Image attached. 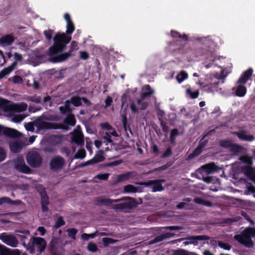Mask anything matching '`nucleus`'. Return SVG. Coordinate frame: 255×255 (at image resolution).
<instances>
[{
  "label": "nucleus",
  "mask_w": 255,
  "mask_h": 255,
  "mask_svg": "<svg viewBox=\"0 0 255 255\" xmlns=\"http://www.w3.org/2000/svg\"><path fill=\"white\" fill-rule=\"evenodd\" d=\"M64 17L67 22L66 33L58 32L54 36L53 45L49 49V54L51 55L62 52L66 48L67 45L72 39L71 36L69 35L71 34L75 30V26L71 20L70 15L66 13Z\"/></svg>",
  "instance_id": "nucleus-1"
},
{
  "label": "nucleus",
  "mask_w": 255,
  "mask_h": 255,
  "mask_svg": "<svg viewBox=\"0 0 255 255\" xmlns=\"http://www.w3.org/2000/svg\"><path fill=\"white\" fill-rule=\"evenodd\" d=\"M255 237V228L248 227L243 230L240 234L235 235L234 239L247 248H252L254 242L252 238Z\"/></svg>",
  "instance_id": "nucleus-2"
},
{
  "label": "nucleus",
  "mask_w": 255,
  "mask_h": 255,
  "mask_svg": "<svg viewBox=\"0 0 255 255\" xmlns=\"http://www.w3.org/2000/svg\"><path fill=\"white\" fill-rule=\"evenodd\" d=\"M11 163L14 169L19 172L25 174L32 173V170L25 164L23 157L21 155L12 159Z\"/></svg>",
  "instance_id": "nucleus-3"
},
{
  "label": "nucleus",
  "mask_w": 255,
  "mask_h": 255,
  "mask_svg": "<svg viewBox=\"0 0 255 255\" xmlns=\"http://www.w3.org/2000/svg\"><path fill=\"white\" fill-rule=\"evenodd\" d=\"M35 126L39 130L43 129H63L67 130V128L62 124L57 123H50L45 121H41L40 119L35 121Z\"/></svg>",
  "instance_id": "nucleus-4"
},
{
  "label": "nucleus",
  "mask_w": 255,
  "mask_h": 255,
  "mask_svg": "<svg viewBox=\"0 0 255 255\" xmlns=\"http://www.w3.org/2000/svg\"><path fill=\"white\" fill-rule=\"evenodd\" d=\"M27 163L32 168L39 167L42 163V158L40 154L34 151L29 152L26 156Z\"/></svg>",
  "instance_id": "nucleus-5"
},
{
  "label": "nucleus",
  "mask_w": 255,
  "mask_h": 255,
  "mask_svg": "<svg viewBox=\"0 0 255 255\" xmlns=\"http://www.w3.org/2000/svg\"><path fill=\"white\" fill-rule=\"evenodd\" d=\"M31 240V244L29 245V248H27V250L29 251L30 254H33L34 252V247L40 253L44 251L46 247V242L43 238L32 237Z\"/></svg>",
  "instance_id": "nucleus-6"
},
{
  "label": "nucleus",
  "mask_w": 255,
  "mask_h": 255,
  "mask_svg": "<svg viewBox=\"0 0 255 255\" xmlns=\"http://www.w3.org/2000/svg\"><path fill=\"white\" fill-rule=\"evenodd\" d=\"M118 200H120V201L127 200L128 201L123 203L113 205L112 209L115 210H123L125 209H131L136 206V202L135 199L131 197H123Z\"/></svg>",
  "instance_id": "nucleus-7"
},
{
  "label": "nucleus",
  "mask_w": 255,
  "mask_h": 255,
  "mask_svg": "<svg viewBox=\"0 0 255 255\" xmlns=\"http://www.w3.org/2000/svg\"><path fill=\"white\" fill-rule=\"evenodd\" d=\"M65 164V160L61 156H56L50 161V167L51 170L57 171L61 169Z\"/></svg>",
  "instance_id": "nucleus-8"
},
{
  "label": "nucleus",
  "mask_w": 255,
  "mask_h": 255,
  "mask_svg": "<svg viewBox=\"0 0 255 255\" xmlns=\"http://www.w3.org/2000/svg\"><path fill=\"white\" fill-rule=\"evenodd\" d=\"M0 240L7 246L15 248L17 246L18 241L17 238L11 235H8L6 233H3L0 234Z\"/></svg>",
  "instance_id": "nucleus-9"
},
{
  "label": "nucleus",
  "mask_w": 255,
  "mask_h": 255,
  "mask_svg": "<svg viewBox=\"0 0 255 255\" xmlns=\"http://www.w3.org/2000/svg\"><path fill=\"white\" fill-rule=\"evenodd\" d=\"M41 197V209L43 212H46L48 210L47 206L49 204V197L45 189L39 192Z\"/></svg>",
  "instance_id": "nucleus-10"
},
{
  "label": "nucleus",
  "mask_w": 255,
  "mask_h": 255,
  "mask_svg": "<svg viewBox=\"0 0 255 255\" xmlns=\"http://www.w3.org/2000/svg\"><path fill=\"white\" fill-rule=\"evenodd\" d=\"M120 201V200L115 199L112 200L110 198H105L104 197H99L96 198L95 202L96 205L99 206H112V207L113 205H112V203L113 202L117 203Z\"/></svg>",
  "instance_id": "nucleus-11"
},
{
  "label": "nucleus",
  "mask_w": 255,
  "mask_h": 255,
  "mask_svg": "<svg viewBox=\"0 0 255 255\" xmlns=\"http://www.w3.org/2000/svg\"><path fill=\"white\" fill-rule=\"evenodd\" d=\"M10 151L15 153H19L25 146V143L21 140H17L9 143Z\"/></svg>",
  "instance_id": "nucleus-12"
},
{
  "label": "nucleus",
  "mask_w": 255,
  "mask_h": 255,
  "mask_svg": "<svg viewBox=\"0 0 255 255\" xmlns=\"http://www.w3.org/2000/svg\"><path fill=\"white\" fill-rule=\"evenodd\" d=\"M209 46H204L202 45L196 47L193 57H198L204 56L207 58L209 54Z\"/></svg>",
  "instance_id": "nucleus-13"
},
{
  "label": "nucleus",
  "mask_w": 255,
  "mask_h": 255,
  "mask_svg": "<svg viewBox=\"0 0 255 255\" xmlns=\"http://www.w3.org/2000/svg\"><path fill=\"white\" fill-rule=\"evenodd\" d=\"M247 131L245 130H240L239 131L234 132V134L237 135L241 140L248 141H252L254 140L255 137L253 135L247 134Z\"/></svg>",
  "instance_id": "nucleus-14"
},
{
  "label": "nucleus",
  "mask_w": 255,
  "mask_h": 255,
  "mask_svg": "<svg viewBox=\"0 0 255 255\" xmlns=\"http://www.w3.org/2000/svg\"><path fill=\"white\" fill-rule=\"evenodd\" d=\"M76 123L75 116L73 114H69L63 120V125L65 126L67 130L69 129V126L74 127Z\"/></svg>",
  "instance_id": "nucleus-15"
},
{
  "label": "nucleus",
  "mask_w": 255,
  "mask_h": 255,
  "mask_svg": "<svg viewBox=\"0 0 255 255\" xmlns=\"http://www.w3.org/2000/svg\"><path fill=\"white\" fill-rule=\"evenodd\" d=\"M4 135L10 138H16L21 136V133L17 130L9 128H5L4 129Z\"/></svg>",
  "instance_id": "nucleus-16"
},
{
  "label": "nucleus",
  "mask_w": 255,
  "mask_h": 255,
  "mask_svg": "<svg viewBox=\"0 0 255 255\" xmlns=\"http://www.w3.org/2000/svg\"><path fill=\"white\" fill-rule=\"evenodd\" d=\"M175 235L173 233H166L163 234L156 236L153 239L151 240L149 243V244H154L156 243L161 242L164 239H168L173 237Z\"/></svg>",
  "instance_id": "nucleus-17"
},
{
  "label": "nucleus",
  "mask_w": 255,
  "mask_h": 255,
  "mask_svg": "<svg viewBox=\"0 0 255 255\" xmlns=\"http://www.w3.org/2000/svg\"><path fill=\"white\" fill-rule=\"evenodd\" d=\"M135 175V172L134 171H128L125 173H122L118 175L117 179L115 182L116 183H121L130 179L131 177Z\"/></svg>",
  "instance_id": "nucleus-18"
},
{
  "label": "nucleus",
  "mask_w": 255,
  "mask_h": 255,
  "mask_svg": "<svg viewBox=\"0 0 255 255\" xmlns=\"http://www.w3.org/2000/svg\"><path fill=\"white\" fill-rule=\"evenodd\" d=\"M210 239L209 236L206 235H199L195 236H189L187 238V240L190 241V242H184L185 245L189 244H193L194 245L197 244L196 241H202V240H208Z\"/></svg>",
  "instance_id": "nucleus-19"
},
{
  "label": "nucleus",
  "mask_w": 255,
  "mask_h": 255,
  "mask_svg": "<svg viewBox=\"0 0 255 255\" xmlns=\"http://www.w3.org/2000/svg\"><path fill=\"white\" fill-rule=\"evenodd\" d=\"M14 41V37L11 34H7L2 36L0 38V45L2 46H6L11 45Z\"/></svg>",
  "instance_id": "nucleus-20"
},
{
  "label": "nucleus",
  "mask_w": 255,
  "mask_h": 255,
  "mask_svg": "<svg viewBox=\"0 0 255 255\" xmlns=\"http://www.w3.org/2000/svg\"><path fill=\"white\" fill-rule=\"evenodd\" d=\"M219 84V81H217V82H213V83H210L209 84H204V83H201L200 85L204 88H205V90L208 92L213 93L215 91H217L218 89Z\"/></svg>",
  "instance_id": "nucleus-21"
},
{
  "label": "nucleus",
  "mask_w": 255,
  "mask_h": 255,
  "mask_svg": "<svg viewBox=\"0 0 255 255\" xmlns=\"http://www.w3.org/2000/svg\"><path fill=\"white\" fill-rule=\"evenodd\" d=\"M71 52L60 54L55 57L51 58V61L54 63L60 62L66 60L72 55Z\"/></svg>",
  "instance_id": "nucleus-22"
},
{
  "label": "nucleus",
  "mask_w": 255,
  "mask_h": 255,
  "mask_svg": "<svg viewBox=\"0 0 255 255\" xmlns=\"http://www.w3.org/2000/svg\"><path fill=\"white\" fill-rule=\"evenodd\" d=\"M4 203H7L12 205H20L22 203V202L20 200H12L7 197H2L0 198V205H1Z\"/></svg>",
  "instance_id": "nucleus-23"
},
{
  "label": "nucleus",
  "mask_w": 255,
  "mask_h": 255,
  "mask_svg": "<svg viewBox=\"0 0 255 255\" xmlns=\"http://www.w3.org/2000/svg\"><path fill=\"white\" fill-rule=\"evenodd\" d=\"M164 181L162 179L152 180V191L156 192L157 191H161L164 190V188L162 185V182Z\"/></svg>",
  "instance_id": "nucleus-24"
},
{
  "label": "nucleus",
  "mask_w": 255,
  "mask_h": 255,
  "mask_svg": "<svg viewBox=\"0 0 255 255\" xmlns=\"http://www.w3.org/2000/svg\"><path fill=\"white\" fill-rule=\"evenodd\" d=\"M0 108L6 112L13 111L14 104H11L9 101L3 99L0 101Z\"/></svg>",
  "instance_id": "nucleus-25"
},
{
  "label": "nucleus",
  "mask_w": 255,
  "mask_h": 255,
  "mask_svg": "<svg viewBox=\"0 0 255 255\" xmlns=\"http://www.w3.org/2000/svg\"><path fill=\"white\" fill-rule=\"evenodd\" d=\"M104 152L103 150H99L95 155L94 157L91 159L93 164L98 163L104 161L105 157L103 155Z\"/></svg>",
  "instance_id": "nucleus-26"
},
{
  "label": "nucleus",
  "mask_w": 255,
  "mask_h": 255,
  "mask_svg": "<svg viewBox=\"0 0 255 255\" xmlns=\"http://www.w3.org/2000/svg\"><path fill=\"white\" fill-rule=\"evenodd\" d=\"M171 35L174 38L178 39L179 41L182 40L183 42H186L188 39V36L186 34H181L178 31L173 30L171 31Z\"/></svg>",
  "instance_id": "nucleus-27"
},
{
  "label": "nucleus",
  "mask_w": 255,
  "mask_h": 255,
  "mask_svg": "<svg viewBox=\"0 0 255 255\" xmlns=\"http://www.w3.org/2000/svg\"><path fill=\"white\" fill-rule=\"evenodd\" d=\"M49 140L51 144L56 145L62 143L63 136L61 135L52 134L49 136Z\"/></svg>",
  "instance_id": "nucleus-28"
},
{
  "label": "nucleus",
  "mask_w": 255,
  "mask_h": 255,
  "mask_svg": "<svg viewBox=\"0 0 255 255\" xmlns=\"http://www.w3.org/2000/svg\"><path fill=\"white\" fill-rule=\"evenodd\" d=\"M247 93V88L243 85H239L236 88V95L239 97H244Z\"/></svg>",
  "instance_id": "nucleus-29"
},
{
  "label": "nucleus",
  "mask_w": 255,
  "mask_h": 255,
  "mask_svg": "<svg viewBox=\"0 0 255 255\" xmlns=\"http://www.w3.org/2000/svg\"><path fill=\"white\" fill-rule=\"evenodd\" d=\"M27 108V105L25 103L14 104L13 111L21 112L25 111Z\"/></svg>",
  "instance_id": "nucleus-30"
},
{
  "label": "nucleus",
  "mask_w": 255,
  "mask_h": 255,
  "mask_svg": "<svg viewBox=\"0 0 255 255\" xmlns=\"http://www.w3.org/2000/svg\"><path fill=\"white\" fill-rule=\"evenodd\" d=\"M145 89L147 90V91L141 94V99L142 100H144L147 97H150L154 93V91L151 89L149 85L145 86Z\"/></svg>",
  "instance_id": "nucleus-31"
},
{
  "label": "nucleus",
  "mask_w": 255,
  "mask_h": 255,
  "mask_svg": "<svg viewBox=\"0 0 255 255\" xmlns=\"http://www.w3.org/2000/svg\"><path fill=\"white\" fill-rule=\"evenodd\" d=\"M202 167L208 173H211L217 170V166L214 163L206 164L203 166Z\"/></svg>",
  "instance_id": "nucleus-32"
},
{
  "label": "nucleus",
  "mask_w": 255,
  "mask_h": 255,
  "mask_svg": "<svg viewBox=\"0 0 255 255\" xmlns=\"http://www.w3.org/2000/svg\"><path fill=\"white\" fill-rule=\"evenodd\" d=\"M203 149L201 148L200 146H197L193 150V151L188 156L187 159L190 160L194 157L197 156L199 155L202 152Z\"/></svg>",
  "instance_id": "nucleus-33"
},
{
  "label": "nucleus",
  "mask_w": 255,
  "mask_h": 255,
  "mask_svg": "<svg viewBox=\"0 0 255 255\" xmlns=\"http://www.w3.org/2000/svg\"><path fill=\"white\" fill-rule=\"evenodd\" d=\"M188 78V74L184 71H182L176 76V80L179 83H182Z\"/></svg>",
  "instance_id": "nucleus-34"
},
{
  "label": "nucleus",
  "mask_w": 255,
  "mask_h": 255,
  "mask_svg": "<svg viewBox=\"0 0 255 255\" xmlns=\"http://www.w3.org/2000/svg\"><path fill=\"white\" fill-rule=\"evenodd\" d=\"M139 187H136L132 185L128 184L127 185H126L124 188V190L125 192L127 193H136L138 192V188Z\"/></svg>",
  "instance_id": "nucleus-35"
},
{
  "label": "nucleus",
  "mask_w": 255,
  "mask_h": 255,
  "mask_svg": "<svg viewBox=\"0 0 255 255\" xmlns=\"http://www.w3.org/2000/svg\"><path fill=\"white\" fill-rule=\"evenodd\" d=\"M242 172L245 173L248 177H251L253 174V171L251 165L243 166L241 168Z\"/></svg>",
  "instance_id": "nucleus-36"
},
{
  "label": "nucleus",
  "mask_w": 255,
  "mask_h": 255,
  "mask_svg": "<svg viewBox=\"0 0 255 255\" xmlns=\"http://www.w3.org/2000/svg\"><path fill=\"white\" fill-rule=\"evenodd\" d=\"M71 103L75 107H79L82 105L81 98L78 96H73L71 98Z\"/></svg>",
  "instance_id": "nucleus-37"
},
{
  "label": "nucleus",
  "mask_w": 255,
  "mask_h": 255,
  "mask_svg": "<svg viewBox=\"0 0 255 255\" xmlns=\"http://www.w3.org/2000/svg\"><path fill=\"white\" fill-rule=\"evenodd\" d=\"M212 131V130H211L204 135V136L200 140L198 146H200L202 149H203L206 146V145H207V144L208 142V139H205V138L206 136L210 135V133Z\"/></svg>",
  "instance_id": "nucleus-38"
},
{
  "label": "nucleus",
  "mask_w": 255,
  "mask_h": 255,
  "mask_svg": "<svg viewBox=\"0 0 255 255\" xmlns=\"http://www.w3.org/2000/svg\"><path fill=\"white\" fill-rule=\"evenodd\" d=\"M86 155V151L84 149H79L77 152L74 155V158L75 159H83Z\"/></svg>",
  "instance_id": "nucleus-39"
},
{
  "label": "nucleus",
  "mask_w": 255,
  "mask_h": 255,
  "mask_svg": "<svg viewBox=\"0 0 255 255\" xmlns=\"http://www.w3.org/2000/svg\"><path fill=\"white\" fill-rule=\"evenodd\" d=\"M65 225V222L63 220L62 217L60 216L57 218L56 222L54 226V228L56 229L59 228L60 227Z\"/></svg>",
  "instance_id": "nucleus-40"
},
{
  "label": "nucleus",
  "mask_w": 255,
  "mask_h": 255,
  "mask_svg": "<svg viewBox=\"0 0 255 255\" xmlns=\"http://www.w3.org/2000/svg\"><path fill=\"white\" fill-rule=\"evenodd\" d=\"M67 232L70 238L75 240L76 239V235L78 233V230L76 228H69L67 230Z\"/></svg>",
  "instance_id": "nucleus-41"
},
{
  "label": "nucleus",
  "mask_w": 255,
  "mask_h": 255,
  "mask_svg": "<svg viewBox=\"0 0 255 255\" xmlns=\"http://www.w3.org/2000/svg\"><path fill=\"white\" fill-rule=\"evenodd\" d=\"M186 93L190 95L191 99L197 98L199 94L198 90H196L194 92H192L190 88H188L186 90Z\"/></svg>",
  "instance_id": "nucleus-42"
},
{
  "label": "nucleus",
  "mask_w": 255,
  "mask_h": 255,
  "mask_svg": "<svg viewBox=\"0 0 255 255\" xmlns=\"http://www.w3.org/2000/svg\"><path fill=\"white\" fill-rule=\"evenodd\" d=\"M218 245L219 247H220L221 248H222L225 250H230L232 248V246L230 245L229 243H223L221 241H218Z\"/></svg>",
  "instance_id": "nucleus-43"
},
{
  "label": "nucleus",
  "mask_w": 255,
  "mask_h": 255,
  "mask_svg": "<svg viewBox=\"0 0 255 255\" xmlns=\"http://www.w3.org/2000/svg\"><path fill=\"white\" fill-rule=\"evenodd\" d=\"M96 236V232L92 234L83 233L81 235V238L83 240L88 241L89 239H93Z\"/></svg>",
  "instance_id": "nucleus-44"
},
{
  "label": "nucleus",
  "mask_w": 255,
  "mask_h": 255,
  "mask_svg": "<svg viewBox=\"0 0 255 255\" xmlns=\"http://www.w3.org/2000/svg\"><path fill=\"white\" fill-rule=\"evenodd\" d=\"M232 143H233L230 140H223L220 142V145L221 146L228 148H230Z\"/></svg>",
  "instance_id": "nucleus-45"
},
{
  "label": "nucleus",
  "mask_w": 255,
  "mask_h": 255,
  "mask_svg": "<svg viewBox=\"0 0 255 255\" xmlns=\"http://www.w3.org/2000/svg\"><path fill=\"white\" fill-rule=\"evenodd\" d=\"M9 249L4 245H0V255H9Z\"/></svg>",
  "instance_id": "nucleus-46"
},
{
  "label": "nucleus",
  "mask_w": 255,
  "mask_h": 255,
  "mask_svg": "<svg viewBox=\"0 0 255 255\" xmlns=\"http://www.w3.org/2000/svg\"><path fill=\"white\" fill-rule=\"evenodd\" d=\"M87 249L92 253H95L98 250V247L96 244L89 243L87 246Z\"/></svg>",
  "instance_id": "nucleus-47"
},
{
  "label": "nucleus",
  "mask_w": 255,
  "mask_h": 255,
  "mask_svg": "<svg viewBox=\"0 0 255 255\" xmlns=\"http://www.w3.org/2000/svg\"><path fill=\"white\" fill-rule=\"evenodd\" d=\"M122 162V161L121 160H115V161H113V162H109V163H105V164H103V165L102 166L104 167H105L116 166H117V165H119Z\"/></svg>",
  "instance_id": "nucleus-48"
},
{
  "label": "nucleus",
  "mask_w": 255,
  "mask_h": 255,
  "mask_svg": "<svg viewBox=\"0 0 255 255\" xmlns=\"http://www.w3.org/2000/svg\"><path fill=\"white\" fill-rule=\"evenodd\" d=\"M110 174L106 173H103V174H97L95 177V178H97L99 180H107L110 176Z\"/></svg>",
  "instance_id": "nucleus-49"
},
{
  "label": "nucleus",
  "mask_w": 255,
  "mask_h": 255,
  "mask_svg": "<svg viewBox=\"0 0 255 255\" xmlns=\"http://www.w3.org/2000/svg\"><path fill=\"white\" fill-rule=\"evenodd\" d=\"M253 72V69L252 68H249L245 71L242 75L248 80L252 76Z\"/></svg>",
  "instance_id": "nucleus-50"
},
{
  "label": "nucleus",
  "mask_w": 255,
  "mask_h": 255,
  "mask_svg": "<svg viewBox=\"0 0 255 255\" xmlns=\"http://www.w3.org/2000/svg\"><path fill=\"white\" fill-rule=\"evenodd\" d=\"M240 160L244 163L247 164V165L252 164V159L248 156H244L240 157Z\"/></svg>",
  "instance_id": "nucleus-51"
},
{
  "label": "nucleus",
  "mask_w": 255,
  "mask_h": 255,
  "mask_svg": "<svg viewBox=\"0 0 255 255\" xmlns=\"http://www.w3.org/2000/svg\"><path fill=\"white\" fill-rule=\"evenodd\" d=\"M24 127L27 131L33 132L34 130V124L32 122L25 123Z\"/></svg>",
  "instance_id": "nucleus-52"
},
{
  "label": "nucleus",
  "mask_w": 255,
  "mask_h": 255,
  "mask_svg": "<svg viewBox=\"0 0 255 255\" xmlns=\"http://www.w3.org/2000/svg\"><path fill=\"white\" fill-rule=\"evenodd\" d=\"M103 242L104 246L107 247L110 244H114L115 241L114 239L109 238H103Z\"/></svg>",
  "instance_id": "nucleus-53"
},
{
  "label": "nucleus",
  "mask_w": 255,
  "mask_h": 255,
  "mask_svg": "<svg viewBox=\"0 0 255 255\" xmlns=\"http://www.w3.org/2000/svg\"><path fill=\"white\" fill-rule=\"evenodd\" d=\"M11 72V71L9 69V68L8 67L4 68L0 72V78L4 77V76L9 74Z\"/></svg>",
  "instance_id": "nucleus-54"
},
{
  "label": "nucleus",
  "mask_w": 255,
  "mask_h": 255,
  "mask_svg": "<svg viewBox=\"0 0 255 255\" xmlns=\"http://www.w3.org/2000/svg\"><path fill=\"white\" fill-rule=\"evenodd\" d=\"M73 141L78 145H81L84 143V139L80 135H76L74 137Z\"/></svg>",
  "instance_id": "nucleus-55"
},
{
  "label": "nucleus",
  "mask_w": 255,
  "mask_h": 255,
  "mask_svg": "<svg viewBox=\"0 0 255 255\" xmlns=\"http://www.w3.org/2000/svg\"><path fill=\"white\" fill-rule=\"evenodd\" d=\"M6 157V153L4 149L0 146V162L3 161Z\"/></svg>",
  "instance_id": "nucleus-56"
},
{
  "label": "nucleus",
  "mask_w": 255,
  "mask_h": 255,
  "mask_svg": "<svg viewBox=\"0 0 255 255\" xmlns=\"http://www.w3.org/2000/svg\"><path fill=\"white\" fill-rule=\"evenodd\" d=\"M100 127L102 128V129L108 130L109 131L110 130V129H113V127L107 122L102 123L100 124Z\"/></svg>",
  "instance_id": "nucleus-57"
},
{
  "label": "nucleus",
  "mask_w": 255,
  "mask_h": 255,
  "mask_svg": "<svg viewBox=\"0 0 255 255\" xmlns=\"http://www.w3.org/2000/svg\"><path fill=\"white\" fill-rule=\"evenodd\" d=\"M111 135L109 132H106L105 135L103 136V138L105 139L107 142L109 143L114 144L113 141L111 138Z\"/></svg>",
  "instance_id": "nucleus-58"
},
{
  "label": "nucleus",
  "mask_w": 255,
  "mask_h": 255,
  "mask_svg": "<svg viewBox=\"0 0 255 255\" xmlns=\"http://www.w3.org/2000/svg\"><path fill=\"white\" fill-rule=\"evenodd\" d=\"M29 100L36 104H40L41 102V98L39 96L30 97Z\"/></svg>",
  "instance_id": "nucleus-59"
},
{
  "label": "nucleus",
  "mask_w": 255,
  "mask_h": 255,
  "mask_svg": "<svg viewBox=\"0 0 255 255\" xmlns=\"http://www.w3.org/2000/svg\"><path fill=\"white\" fill-rule=\"evenodd\" d=\"M172 150L170 147H169L167 148L166 151L163 153V154L161 156V157L162 158H166L170 156L172 154Z\"/></svg>",
  "instance_id": "nucleus-60"
},
{
  "label": "nucleus",
  "mask_w": 255,
  "mask_h": 255,
  "mask_svg": "<svg viewBox=\"0 0 255 255\" xmlns=\"http://www.w3.org/2000/svg\"><path fill=\"white\" fill-rule=\"evenodd\" d=\"M53 33V30L51 29H48L47 30H45L44 31V35L46 38L49 40H51L52 38V35Z\"/></svg>",
  "instance_id": "nucleus-61"
},
{
  "label": "nucleus",
  "mask_w": 255,
  "mask_h": 255,
  "mask_svg": "<svg viewBox=\"0 0 255 255\" xmlns=\"http://www.w3.org/2000/svg\"><path fill=\"white\" fill-rule=\"evenodd\" d=\"M70 46V50L69 51L71 52V53L74 50H77L78 49V43L75 41H72Z\"/></svg>",
  "instance_id": "nucleus-62"
},
{
  "label": "nucleus",
  "mask_w": 255,
  "mask_h": 255,
  "mask_svg": "<svg viewBox=\"0 0 255 255\" xmlns=\"http://www.w3.org/2000/svg\"><path fill=\"white\" fill-rule=\"evenodd\" d=\"M230 148L232 151L234 152H239L241 150V146L237 144L233 143Z\"/></svg>",
  "instance_id": "nucleus-63"
},
{
  "label": "nucleus",
  "mask_w": 255,
  "mask_h": 255,
  "mask_svg": "<svg viewBox=\"0 0 255 255\" xmlns=\"http://www.w3.org/2000/svg\"><path fill=\"white\" fill-rule=\"evenodd\" d=\"M160 126L162 128V129L163 132H168L169 131V127L167 126L166 124V123L161 120L160 121Z\"/></svg>",
  "instance_id": "nucleus-64"
}]
</instances>
